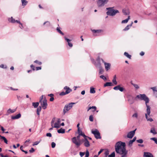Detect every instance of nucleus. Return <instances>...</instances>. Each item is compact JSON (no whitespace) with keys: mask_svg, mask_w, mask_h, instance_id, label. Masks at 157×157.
<instances>
[{"mask_svg":"<svg viewBox=\"0 0 157 157\" xmlns=\"http://www.w3.org/2000/svg\"><path fill=\"white\" fill-rule=\"evenodd\" d=\"M46 136H47L51 137L52 136V134L51 133H47L46 134Z\"/></svg>","mask_w":157,"mask_h":157,"instance_id":"59","label":"nucleus"},{"mask_svg":"<svg viewBox=\"0 0 157 157\" xmlns=\"http://www.w3.org/2000/svg\"><path fill=\"white\" fill-rule=\"evenodd\" d=\"M150 132L154 134H156L157 133L154 128H153L151 129Z\"/></svg>","mask_w":157,"mask_h":157,"instance_id":"35","label":"nucleus"},{"mask_svg":"<svg viewBox=\"0 0 157 157\" xmlns=\"http://www.w3.org/2000/svg\"><path fill=\"white\" fill-rule=\"evenodd\" d=\"M133 24V22H132L131 24L127 25L125 28L124 29V31H127L129 29L130 27H131Z\"/></svg>","mask_w":157,"mask_h":157,"instance_id":"25","label":"nucleus"},{"mask_svg":"<svg viewBox=\"0 0 157 157\" xmlns=\"http://www.w3.org/2000/svg\"><path fill=\"white\" fill-rule=\"evenodd\" d=\"M30 141V139H28L27 140H26V141H25V144L24 145L25 146H28V145L26 144V143H27V142H29Z\"/></svg>","mask_w":157,"mask_h":157,"instance_id":"49","label":"nucleus"},{"mask_svg":"<svg viewBox=\"0 0 157 157\" xmlns=\"http://www.w3.org/2000/svg\"><path fill=\"white\" fill-rule=\"evenodd\" d=\"M90 93L91 94H94L95 93L94 88L92 87L90 88Z\"/></svg>","mask_w":157,"mask_h":157,"instance_id":"33","label":"nucleus"},{"mask_svg":"<svg viewBox=\"0 0 157 157\" xmlns=\"http://www.w3.org/2000/svg\"><path fill=\"white\" fill-rule=\"evenodd\" d=\"M136 98L141 100H144L145 102V104L146 106V113H145V117L148 121L152 122L153 121V119L150 117V114L151 113V107L147 104L149 103V100L145 94H140L137 95Z\"/></svg>","mask_w":157,"mask_h":157,"instance_id":"1","label":"nucleus"},{"mask_svg":"<svg viewBox=\"0 0 157 157\" xmlns=\"http://www.w3.org/2000/svg\"><path fill=\"white\" fill-rule=\"evenodd\" d=\"M16 111V109H9L7 111V114H10L11 113H14Z\"/></svg>","mask_w":157,"mask_h":157,"instance_id":"22","label":"nucleus"},{"mask_svg":"<svg viewBox=\"0 0 157 157\" xmlns=\"http://www.w3.org/2000/svg\"><path fill=\"white\" fill-rule=\"evenodd\" d=\"M64 89L66 90L65 92H62L59 94L60 95L63 96L68 94L72 91V90L69 87L65 86L64 87Z\"/></svg>","mask_w":157,"mask_h":157,"instance_id":"9","label":"nucleus"},{"mask_svg":"<svg viewBox=\"0 0 157 157\" xmlns=\"http://www.w3.org/2000/svg\"><path fill=\"white\" fill-rule=\"evenodd\" d=\"M75 104V103L71 102L65 105L63 110L64 113L65 114L72 107L73 104Z\"/></svg>","mask_w":157,"mask_h":157,"instance_id":"5","label":"nucleus"},{"mask_svg":"<svg viewBox=\"0 0 157 157\" xmlns=\"http://www.w3.org/2000/svg\"><path fill=\"white\" fill-rule=\"evenodd\" d=\"M136 142L140 144H142L143 142V140L141 139L138 140H136Z\"/></svg>","mask_w":157,"mask_h":157,"instance_id":"42","label":"nucleus"},{"mask_svg":"<svg viewBox=\"0 0 157 157\" xmlns=\"http://www.w3.org/2000/svg\"><path fill=\"white\" fill-rule=\"evenodd\" d=\"M144 53L143 52H141L140 53V55L142 56H144Z\"/></svg>","mask_w":157,"mask_h":157,"instance_id":"63","label":"nucleus"},{"mask_svg":"<svg viewBox=\"0 0 157 157\" xmlns=\"http://www.w3.org/2000/svg\"><path fill=\"white\" fill-rule=\"evenodd\" d=\"M89 152L87 150L86 151V155L85 157H89Z\"/></svg>","mask_w":157,"mask_h":157,"instance_id":"43","label":"nucleus"},{"mask_svg":"<svg viewBox=\"0 0 157 157\" xmlns=\"http://www.w3.org/2000/svg\"><path fill=\"white\" fill-rule=\"evenodd\" d=\"M91 30L94 36L100 35L103 32V30L101 29H91Z\"/></svg>","mask_w":157,"mask_h":157,"instance_id":"10","label":"nucleus"},{"mask_svg":"<svg viewBox=\"0 0 157 157\" xmlns=\"http://www.w3.org/2000/svg\"><path fill=\"white\" fill-rule=\"evenodd\" d=\"M35 151V150L33 147H32L31 149L29 150L30 153H33Z\"/></svg>","mask_w":157,"mask_h":157,"instance_id":"52","label":"nucleus"},{"mask_svg":"<svg viewBox=\"0 0 157 157\" xmlns=\"http://www.w3.org/2000/svg\"><path fill=\"white\" fill-rule=\"evenodd\" d=\"M64 38L65 40L67 42L68 46L71 48L73 46V44L71 42V40L67 38L66 36H65Z\"/></svg>","mask_w":157,"mask_h":157,"instance_id":"14","label":"nucleus"},{"mask_svg":"<svg viewBox=\"0 0 157 157\" xmlns=\"http://www.w3.org/2000/svg\"><path fill=\"white\" fill-rule=\"evenodd\" d=\"M57 132L59 133H64L65 132V130L64 129L61 128L58 130Z\"/></svg>","mask_w":157,"mask_h":157,"instance_id":"28","label":"nucleus"},{"mask_svg":"<svg viewBox=\"0 0 157 157\" xmlns=\"http://www.w3.org/2000/svg\"><path fill=\"white\" fill-rule=\"evenodd\" d=\"M79 123H78L77 125V127L78 128V131H79L80 130V127H79Z\"/></svg>","mask_w":157,"mask_h":157,"instance_id":"58","label":"nucleus"},{"mask_svg":"<svg viewBox=\"0 0 157 157\" xmlns=\"http://www.w3.org/2000/svg\"><path fill=\"white\" fill-rule=\"evenodd\" d=\"M39 105V103L38 102H33L32 103V105L35 108H37Z\"/></svg>","mask_w":157,"mask_h":157,"instance_id":"31","label":"nucleus"},{"mask_svg":"<svg viewBox=\"0 0 157 157\" xmlns=\"http://www.w3.org/2000/svg\"><path fill=\"white\" fill-rule=\"evenodd\" d=\"M136 130V129L133 131L130 132L128 133L127 136H124V137L126 138L127 137L130 139L132 138L135 134Z\"/></svg>","mask_w":157,"mask_h":157,"instance_id":"11","label":"nucleus"},{"mask_svg":"<svg viewBox=\"0 0 157 157\" xmlns=\"http://www.w3.org/2000/svg\"><path fill=\"white\" fill-rule=\"evenodd\" d=\"M113 83L114 84V85H117V82L116 81V79H113V80H112V81Z\"/></svg>","mask_w":157,"mask_h":157,"instance_id":"46","label":"nucleus"},{"mask_svg":"<svg viewBox=\"0 0 157 157\" xmlns=\"http://www.w3.org/2000/svg\"><path fill=\"white\" fill-rule=\"evenodd\" d=\"M56 30L60 34L63 35H64V33L60 30V29L59 27H57V28Z\"/></svg>","mask_w":157,"mask_h":157,"instance_id":"36","label":"nucleus"},{"mask_svg":"<svg viewBox=\"0 0 157 157\" xmlns=\"http://www.w3.org/2000/svg\"><path fill=\"white\" fill-rule=\"evenodd\" d=\"M46 23H47V26H49L50 25V23L49 21H46L44 23L43 25H44Z\"/></svg>","mask_w":157,"mask_h":157,"instance_id":"55","label":"nucleus"},{"mask_svg":"<svg viewBox=\"0 0 157 157\" xmlns=\"http://www.w3.org/2000/svg\"><path fill=\"white\" fill-rule=\"evenodd\" d=\"M0 155L2 157H8V155H4L2 154H1Z\"/></svg>","mask_w":157,"mask_h":157,"instance_id":"64","label":"nucleus"},{"mask_svg":"<svg viewBox=\"0 0 157 157\" xmlns=\"http://www.w3.org/2000/svg\"><path fill=\"white\" fill-rule=\"evenodd\" d=\"M113 89L115 90H119L121 92H123L124 90V88L123 87H120V86L119 85L114 87Z\"/></svg>","mask_w":157,"mask_h":157,"instance_id":"16","label":"nucleus"},{"mask_svg":"<svg viewBox=\"0 0 157 157\" xmlns=\"http://www.w3.org/2000/svg\"><path fill=\"white\" fill-rule=\"evenodd\" d=\"M94 109V110H92L93 112H94L97 109V107L95 106H92V107H90L88 108L87 111H88L90 110L91 109Z\"/></svg>","mask_w":157,"mask_h":157,"instance_id":"21","label":"nucleus"},{"mask_svg":"<svg viewBox=\"0 0 157 157\" xmlns=\"http://www.w3.org/2000/svg\"><path fill=\"white\" fill-rule=\"evenodd\" d=\"M100 59L103 62V63H104L105 69L106 70L108 71V70H109L110 68V64L109 63L105 62H104L103 60L102 59Z\"/></svg>","mask_w":157,"mask_h":157,"instance_id":"13","label":"nucleus"},{"mask_svg":"<svg viewBox=\"0 0 157 157\" xmlns=\"http://www.w3.org/2000/svg\"><path fill=\"white\" fill-rule=\"evenodd\" d=\"M0 137H1V139L3 140L5 143L6 144H8L7 140L4 136H2L0 135Z\"/></svg>","mask_w":157,"mask_h":157,"instance_id":"27","label":"nucleus"},{"mask_svg":"<svg viewBox=\"0 0 157 157\" xmlns=\"http://www.w3.org/2000/svg\"><path fill=\"white\" fill-rule=\"evenodd\" d=\"M34 62L37 63H38L39 65H41L42 63L40 62H39L37 60H36L34 61Z\"/></svg>","mask_w":157,"mask_h":157,"instance_id":"53","label":"nucleus"},{"mask_svg":"<svg viewBox=\"0 0 157 157\" xmlns=\"http://www.w3.org/2000/svg\"><path fill=\"white\" fill-rule=\"evenodd\" d=\"M130 83L136 90H138L139 88V86L137 84L133 83L132 81Z\"/></svg>","mask_w":157,"mask_h":157,"instance_id":"20","label":"nucleus"},{"mask_svg":"<svg viewBox=\"0 0 157 157\" xmlns=\"http://www.w3.org/2000/svg\"><path fill=\"white\" fill-rule=\"evenodd\" d=\"M21 115L20 113H18L16 116H11V119L13 120L17 119H19L21 117Z\"/></svg>","mask_w":157,"mask_h":157,"instance_id":"19","label":"nucleus"},{"mask_svg":"<svg viewBox=\"0 0 157 157\" xmlns=\"http://www.w3.org/2000/svg\"><path fill=\"white\" fill-rule=\"evenodd\" d=\"M113 85L111 82H107L104 85V87L109 86Z\"/></svg>","mask_w":157,"mask_h":157,"instance_id":"30","label":"nucleus"},{"mask_svg":"<svg viewBox=\"0 0 157 157\" xmlns=\"http://www.w3.org/2000/svg\"><path fill=\"white\" fill-rule=\"evenodd\" d=\"M91 133L94 135L96 139H99L101 138L100 133L98 129H95L94 130H92Z\"/></svg>","mask_w":157,"mask_h":157,"instance_id":"7","label":"nucleus"},{"mask_svg":"<svg viewBox=\"0 0 157 157\" xmlns=\"http://www.w3.org/2000/svg\"><path fill=\"white\" fill-rule=\"evenodd\" d=\"M61 121L59 119L53 118L52 121L51 122V124L52 128H59L60 125V123Z\"/></svg>","mask_w":157,"mask_h":157,"instance_id":"3","label":"nucleus"},{"mask_svg":"<svg viewBox=\"0 0 157 157\" xmlns=\"http://www.w3.org/2000/svg\"><path fill=\"white\" fill-rule=\"evenodd\" d=\"M113 7H108L106 9L108 10L106 12V14L107 15L113 16L116 15L117 13H119V11L117 10H114Z\"/></svg>","mask_w":157,"mask_h":157,"instance_id":"4","label":"nucleus"},{"mask_svg":"<svg viewBox=\"0 0 157 157\" xmlns=\"http://www.w3.org/2000/svg\"><path fill=\"white\" fill-rule=\"evenodd\" d=\"M78 133L79 135L82 136H83L84 138H86V137H87V136H86L84 133H83L81 131H80V130H79V131H78Z\"/></svg>","mask_w":157,"mask_h":157,"instance_id":"23","label":"nucleus"},{"mask_svg":"<svg viewBox=\"0 0 157 157\" xmlns=\"http://www.w3.org/2000/svg\"><path fill=\"white\" fill-rule=\"evenodd\" d=\"M78 151H77L75 150H74L72 151L71 152V153L73 154L74 155H76L77 154Z\"/></svg>","mask_w":157,"mask_h":157,"instance_id":"38","label":"nucleus"},{"mask_svg":"<svg viewBox=\"0 0 157 157\" xmlns=\"http://www.w3.org/2000/svg\"><path fill=\"white\" fill-rule=\"evenodd\" d=\"M41 109V106H39L37 109V112H40V111Z\"/></svg>","mask_w":157,"mask_h":157,"instance_id":"56","label":"nucleus"},{"mask_svg":"<svg viewBox=\"0 0 157 157\" xmlns=\"http://www.w3.org/2000/svg\"><path fill=\"white\" fill-rule=\"evenodd\" d=\"M130 19V16H128V17L127 19L124 20H123L122 21V22H121V23H122V24H123V23H127L128 22V21Z\"/></svg>","mask_w":157,"mask_h":157,"instance_id":"29","label":"nucleus"},{"mask_svg":"<svg viewBox=\"0 0 157 157\" xmlns=\"http://www.w3.org/2000/svg\"><path fill=\"white\" fill-rule=\"evenodd\" d=\"M41 105L43 109H45L47 108L48 104L47 101L45 99L43 100L42 102H41Z\"/></svg>","mask_w":157,"mask_h":157,"instance_id":"12","label":"nucleus"},{"mask_svg":"<svg viewBox=\"0 0 157 157\" xmlns=\"http://www.w3.org/2000/svg\"><path fill=\"white\" fill-rule=\"evenodd\" d=\"M8 20L9 22L12 23H14L16 22V20L13 18V17L8 18Z\"/></svg>","mask_w":157,"mask_h":157,"instance_id":"24","label":"nucleus"},{"mask_svg":"<svg viewBox=\"0 0 157 157\" xmlns=\"http://www.w3.org/2000/svg\"><path fill=\"white\" fill-rule=\"evenodd\" d=\"M72 142L76 146L77 148H78L81 144V141L78 140L76 137H74L72 138Z\"/></svg>","mask_w":157,"mask_h":157,"instance_id":"8","label":"nucleus"},{"mask_svg":"<svg viewBox=\"0 0 157 157\" xmlns=\"http://www.w3.org/2000/svg\"><path fill=\"white\" fill-rule=\"evenodd\" d=\"M115 153L114 152H112L111 154L108 156V157H115Z\"/></svg>","mask_w":157,"mask_h":157,"instance_id":"39","label":"nucleus"},{"mask_svg":"<svg viewBox=\"0 0 157 157\" xmlns=\"http://www.w3.org/2000/svg\"><path fill=\"white\" fill-rule=\"evenodd\" d=\"M100 78L103 79L104 81H106L107 80L106 78L103 75H101Z\"/></svg>","mask_w":157,"mask_h":157,"instance_id":"45","label":"nucleus"},{"mask_svg":"<svg viewBox=\"0 0 157 157\" xmlns=\"http://www.w3.org/2000/svg\"><path fill=\"white\" fill-rule=\"evenodd\" d=\"M150 139L151 140H153L155 142V143L157 144V138L153 137L151 138Z\"/></svg>","mask_w":157,"mask_h":157,"instance_id":"37","label":"nucleus"},{"mask_svg":"<svg viewBox=\"0 0 157 157\" xmlns=\"http://www.w3.org/2000/svg\"><path fill=\"white\" fill-rule=\"evenodd\" d=\"M95 65L96 66V67H98V68H101V63L99 62L97 64H95Z\"/></svg>","mask_w":157,"mask_h":157,"instance_id":"40","label":"nucleus"},{"mask_svg":"<svg viewBox=\"0 0 157 157\" xmlns=\"http://www.w3.org/2000/svg\"><path fill=\"white\" fill-rule=\"evenodd\" d=\"M40 142V141H36L33 144V146L34 145H38Z\"/></svg>","mask_w":157,"mask_h":157,"instance_id":"51","label":"nucleus"},{"mask_svg":"<svg viewBox=\"0 0 157 157\" xmlns=\"http://www.w3.org/2000/svg\"><path fill=\"white\" fill-rule=\"evenodd\" d=\"M116 152L121 155V157H126L128 151L125 148V143L121 141L117 142L115 146Z\"/></svg>","mask_w":157,"mask_h":157,"instance_id":"2","label":"nucleus"},{"mask_svg":"<svg viewBox=\"0 0 157 157\" xmlns=\"http://www.w3.org/2000/svg\"><path fill=\"white\" fill-rule=\"evenodd\" d=\"M144 157H154L151 153L148 152H144Z\"/></svg>","mask_w":157,"mask_h":157,"instance_id":"18","label":"nucleus"},{"mask_svg":"<svg viewBox=\"0 0 157 157\" xmlns=\"http://www.w3.org/2000/svg\"><path fill=\"white\" fill-rule=\"evenodd\" d=\"M133 142H134L132 140H130L128 142V145L130 146H131Z\"/></svg>","mask_w":157,"mask_h":157,"instance_id":"44","label":"nucleus"},{"mask_svg":"<svg viewBox=\"0 0 157 157\" xmlns=\"http://www.w3.org/2000/svg\"><path fill=\"white\" fill-rule=\"evenodd\" d=\"M0 67L3 68H6V67H5L3 64H2L0 65Z\"/></svg>","mask_w":157,"mask_h":157,"instance_id":"61","label":"nucleus"},{"mask_svg":"<svg viewBox=\"0 0 157 157\" xmlns=\"http://www.w3.org/2000/svg\"><path fill=\"white\" fill-rule=\"evenodd\" d=\"M31 68L33 69V70H35V67L33 65H31L30 66Z\"/></svg>","mask_w":157,"mask_h":157,"instance_id":"62","label":"nucleus"},{"mask_svg":"<svg viewBox=\"0 0 157 157\" xmlns=\"http://www.w3.org/2000/svg\"><path fill=\"white\" fill-rule=\"evenodd\" d=\"M21 1L22 6H25L27 4L28 2L26 0H21Z\"/></svg>","mask_w":157,"mask_h":157,"instance_id":"34","label":"nucleus"},{"mask_svg":"<svg viewBox=\"0 0 157 157\" xmlns=\"http://www.w3.org/2000/svg\"><path fill=\"white\" fill-rule=\"evenodd\" d=\"M56 143L54 142H52L51 143L52 147L53 148H54L56 146Z\"/></svg>","mask_w":157,"mask_h":157,"instance_id":"47","label":"nucleus"},{"mask_svg":"<svg viewBox=\"0 0 157 157\" xmlns=\"http://www.w3.org/2000/svg\"><path fill=\"white\" fill-rule=\"evenodd\" d=\"M89 119L90 121H93L94 119H93V115H90V116H89Z\"/></svg>","mask_w":157,"mask_h":157,"instance_id":"41","label":"nucleus"},{"mask_svg":"<svg viewBox=\"0 0 157 157\" xmlns=\"http://www.w3.org/2000/svg\"><path fill=\"white\" fill-rule=\"evenodd\" d=\"M124 55L129 59H131V56L129 55L127 52H125L124 53Z\"/></svg>","mask_w":157,"mask_h":157,"instance_id":"32","label":"nucleus"},{"mask_svg":"<svg viewBox=\"0 0 157 157\" xmlns=\"http://www.w3.org/2000/svg\"><path fill=\"white\" fill-rule=\"evenodd\" d=\"M84 145L85 147H89L90 146V144L89 141H88L87 139V137L86 138H84Z\"/></svg>","mask_w":157,"mask_h":157,"instance_id":"15","label":"nucleus"},{"mask_svg":"<svg viewBox=\"0 0 157 157\" xmlns=\"http://www.w3.org/2000/svg\"><path fill=\"white\" fill-rule=\"evenodd\" d=\"M0 127L1 128V130L4 133V131L5 130V129H4V128H3V127L2 126H1L0 125Z\"/></svg>","mask_w":157,"mask_h":157,"instance_id":"60","label":"nucleus"},{"mask_svg":"<svg viewBox=\"0 0 157 157\" xmlns=\"http://www.w3.org/2000/svg\"><path fill=\"white\" fill-rule=\"evenodd\" d=\"M130 104H132L134 102V98L133 97H132V98L129 99L128 100Z\"/></svg>","mask_w":157,"mask_h":157,"instance_id":"26","label":"nucleus"},{"mask_svg":"<svg viewBox=\"0 0 157 157\" xmlns=\"http://www.w3.org/2000/svg\"><path fill=\"white\" fill-rule=\"evenodd\" d=\"M122 12L125 15H128L129 14L130 12L128 9H124L122 10Z\"/></svg>","mask_w":157,"mask_h":157,"instance_id":"17","label":"nucleus"},{"mask_svg":"<svg viewBox=\"0 0 157 157\" xmlns=\"http://www.w3.org/2000/svg\"><path fill=\"white\" fill-rule=\"evenodd\" d=\"M85 154V152H80L79 155L81 157H82Z\"/></svg>","mask_w":157,"mask_h":157,"instance_id":"54","label":"nucleus"},{"mask_svg":"<svg viewBox=\"0 0 157 157\" xmlns=\"http://www.w3.org/2000/svg\"><path fill=\"white\" fill-rule=\"evenodd\" d=\"M132 117L137 118L138 117V114L137 113H134L132 116Z\"/></svg>","mask_w":157,"mask_h":157,"instance_id":"48","label":"nucleus"},{"mask_svg":"<svg viewBox=\"0 0 157 157\" xmlns=\"http://www.w3.org/2000/svg\"><path fill=\"white\" fill-rule=\"evenodd\" d=\"M151 89H152L154 92H156L157 91V90H156V88L155 87H151Z\"/></svg>","mask_w":157,"mask_h":157,"instance_id":"50","label":"nucleus"},{"mask_svg":"<svg viewBox=\"0 0 157 157\" xmlns=\"http://www.w3.org/2000/svg\"><path fill=\"white\" fill-rule=\"evenodd\" d=\"M109 0H98L97 1V4L98 7H101L107 3Z\"/></svg>","mask_w":157,"mask_h":157,"instance_id":"6","label":"nucleus"},{"mask_svg":"<svg viewBox=\"0 0 157 157\" xmlns=\"http://www.w3.org/2000/svg\"><path fill=\"white\" fill-rule=\"evenodd\" d=\"M99 73L100 74H101L103 72V70L102 68L101 67V68H99Z\"/></svg>","mask_w":157,"mask_h":157,"instance_id":"57","label":"nucleus"}]
</instances>
